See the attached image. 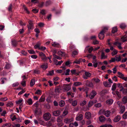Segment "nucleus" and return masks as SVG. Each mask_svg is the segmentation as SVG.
I'll return each instance as SVG.
<instances>
[{
	"label": "nucleus",
	"mask_w": 127,
	"mask_h": 127,
	"mask_svg": "<svg viewBox=\"0 0 127 127\" xmlns=\"http://www.w3.org/2000/svg\"><path fill=\"white\" fill-rule=\"evenodd\" d=\"M105 32L104 30H102L99 33L98 35L99 38L100 39H103L104 37V33Z\"/></svg>",
	"instance_id": "39448f33"
},
{
	"label": "nucleus",
	"mask_w": 127,
	"mask_h": 127,
	"mask_svg": "<svg viewBox=\"0 0 127 127\" xmlns=\"http://www.w3.org/2000/svg\"><path fill=\"white\" fill-rule=\"evenodd\" d=\"M126 27V25L122 23L120 25V27L122 29L125 28Z\"/></svg>",
	"instance_id": "de8ad7c7"
},
{
	"label": "nucleus",
	"mask_w": 127,
	"mask_h": 127,
	"mask_svg": "<svg viewBox=\"0 0 127 127\" xmlns=\"http://www.w3.org/2000/svg\"><path fill=\"white\" fill-rule=\"evenodd\" d=\"M116 88V84L115 83H114L112 85V91H114L115 90Z\"/></svg>",
	"instance_id": "f704fd0d"
},
{
	"label": "nucleus",
	"mask_w": 127,
	"mask_h": 127,
	"mask_svg": "<svg viewBox=\"0 0 127 127\" xmlns=\"http://www.w3.org/2000/svg\"><path fill=\"white\" fill-rule=\"evenodd\" d=\"M45 97H41L39 99V101L40 102H43L45 101Z\"/></svg>",
	"instance_id": "c03bdc74"
},
{
	"label": "nucleus",
	"mask_w": 127,
	"mask_h": 127,
	"mask_svg": "<svg viewBox=\"0 0 127 127\" xmlns=\"http://www.w3.org/2000/svg\"><path fill=\"white\" fill-rule=\"evenodd\" d=\"M123 101L124 103L127 102V96H125L123 98Z\"/></svg>",
	"instance_id": "c9c22d12"
},
{
	"label": "nucleus",
	"mask_w": 127,
	"mask_h": 127,
	"mask_svg": "<svg viewBox=\"0 0 127 127\" xmlns=\"http://www.w3.org/2000/svg\"><path fill=\"white\" fill-rule=\"evenodd\" d=\"M77 102L76 100L73 101L72 103V105L74 106H76L77 105Z\"/></svg>",
	"instance_id": "680f3d73"
},
{
	"label": "nucleus",
	"mask_w": 127,
	"mask_h": 127,
	"mask_svg": "<svg viewBox=\"0 0 127 127\" xmlns=\"http://www.w3.org/2000/svg\"><path fill=\"white\" fill-rule=\"evenodd\" d=\"M125 107L124 106H122L120 108L121 111L120 113L122 114H123L125 111Z\"/></svg>",
	"instance_id": "b1692460"
},
{
	"label": "nucleus",
	"mask_w": 127,
	"mask_h": 127,
	"mask_svg": "<svg viewBox=\"0 0 127 127\" xmlns=\"http://www.w3.org/2000/svg\"><path fill=\"white\" fill-rule=\"evenodd\" d=\"M23 7L24 9V10L26 11L27 13L28 14H29V12L28 10L27 7H25V6L24 5H23Z\"/></svg>",
	"instance_id": "69168bd1"
},
{
	"label": "nucleus",
	"mask_w": 127,
	"mask_h": 127,
	"mask_svg": "<svg viewBox=\"0 0 127 127\" xmlns=\"http://www.w3.org/2000/svg\"><path fill=\"white\" fill-rule=\"evenodd\" d=\"M86 103V101L85 100H84L81 102L80 103V105L81 106H83L85 105Z\"/></svg>",
	"instance_id": "09e8293b"
},
{
	"label": "nucleus",
	"mask_w": 127,
	"mask_h": 127,
	"mask_svg": "<svg viewBox=\"0 0 127 127\" xmlns=\"http://www.w3.org/2000/svg\"><path fill=\"white\" fill-rule=\"evenodd\" d=\"M116 61V59L114 58H111V60L109 61V63H110L112 62H115Z\"/></svg>",
	"instance_id": "13d9d810"
},
{
	"label": "nucleus",
	"mask_w": 127,
	"mask_h": 127,
	"mask_svg": "<svg viewBox=\"0 0 127 127\" xmlns=\"http://www.w3.org/2000/svg\"><path fill=\"white\" fill-rule=\"evenodd\" d=\"M68 113V111L67 110H65L63 112V115L64 116L66 115Z\"/></svg>",
	"instance_id": "79ce46f5"
},
{
	"label": "nucleus",
	"mask_w": 127,
	"mask_h": 127,
	"mask_svg": "<svg viewBox=\"0 0 127 127\" xmlns=\"http://www.w3.org/2000/svg\"><path fill=\"white\" fill-rule=\"evenodd\" d=\"M100 127H113L111 125H107V124L101 126Z\"/></svg>",
	"instance_id": "e2e57ef3"
},
{
	"label": "nucleus",
	"mask_w": 127,
	"mask_h": 127,
	"mask_svg": "<svg viewBox=\"0 0 127 127\" xmlns=\"http://www.w3.org/2000/svg\"><path fill=\"white\" fill-rule=\"evenodd\" d=\"M102 105L101 103H98L95 105V106L96 107H99L101 106Z\"/></svg>",
	"instance_id": "864d4df0"
},
{
	"label": "nucleus",
	"mask_w": 127,
	"mask_h": 127,
	"mask_svg": "<svg viewBox=\"0 0 127 127\" xmlns=\"http://www.w3.org/2000/svg\"><path fill=\"white\" fill-rule=\"evenodd\" d=\"M93 79L94 80L95 82L96 83H98L100 81V80L97 78H93Z\"/></svg>",
	"instance_id": "bf43d9fd"
},
{
	"label": "nucleus",
	"mask_w": 127,
	"mask_h": 127,
	"mask_svg": "<svg viewBox=\"0 0 127 127\" xmlns=\"http://www.w3.org/2000/svg\"><path fill=\"white\" fill-rule=\"evenodd\" d=\"M118 51L116 49H114L113 51L112 52L111 54L112 56H114L117 54Z\"/></svg>",
	"instance_id": "473e14b6"
},
{
	"label": "nucleus",
	"mask_w": 127,
	"mask_h": 127,
	"mask_svg": "<svg viewBox=\"0 0 127 127\" xmlns=\"http://www.w3.org/2000/svg\"><path fill=\"white\" fill-rule=\"evenodd\" d=\"M46 48L45 47L41 46L38 49L39 50H40L41 51H44L46 50Z\"/></svg>",
	"instance_id": "052dcab7"
},
{
	"label": "nucleus",
	"mask_w": 127,
	"mask_h": 127,
	"mask_svg": "<svg viewBox=\"0 0 127 127\" xmlns=\"http://www.w3.org/2000/svg\"><path fill=\"white\" fill-rule=\"evenodd\" d=\"M121 40L123 42L127 41V36L125 35L122 36L121 38Z\"/></svg>",
	"instance_id": "f3484780"
},
{
	"label": "nucleus",
	"mask_w": 127,
	"mask_h": 127,
	"mask_svg": "<svg viewBox=\"0 0 127 127\" xmlns=\"http://www.w3.org/2000/svg\"><path fill=\"white\" fill-rule=\"evenodd\" d=\"M8 98L6 97L1 98H0V101H4L7 100Z\"/></svg>",
	"instance_id": "ea45409f"
},
{
	"label": "nucleus",
	"mask_w": 127,
	"mask_h": 127,
	"mask_svg": "<svg viewBox=\"0 0 127 127\" xmlns=\"http://www.w3.org/2000/svg\"><path fill=\"white\" fill-rule=\"evenodd\" d=\"M62 121V118L61 117H58L57 119V121L58 122H61Z\"/></svg>",
	"instance_id": "a18cd8bd"
},
{
	"label": "nucleus",
	"mask_w": 127,
	"mask_h": 127,
	"mask_svg": "<svg viewBox=\"0 0 127 127\" xmlns=\"http://www.w3.org/2000/svg\"><path fill=\"white\" fill-rule=\"evenodd\" d=\"M82 85V84L81 82H74L73 85L76 86H78Z\"/></svg>",
	"instance_id": "aec40b11"
},
{
	"label": "nucleus",
	"mask_w": 127,
	"mask_h": 127,
	"mask_svg": "<svg viewBox=\"0 0 127 127\" xmlns=\"http://www.w3.org/2000/svg\"><path fill=\"white\" fill-rule=\"evenodd\" d=\"M39 55L42 60L45 61L47 59V58L46 57L45 55L42 52H40L39 53Z\"/></svg>",
	"instance_id": "7ed1b4c3"
},
{
	"label": "nucleus",
	"mask_w": 127,
	"mask_h": 127,
	"mask_svg": "<svg viewBox=\"0 0 127 127\" xmlns=\"http://www.w3.org/2000/svg\"><path fill=\"white\" fill-rule=\"evenodd\" d=\"M54 74V71L53 70H52L51 71H49L48 73H47V75L52 76Z\"/></svg>",
	"instance_id": "72a5a7b5"
},
{
	"label": "nucleus",
	"mask_w": 127,
	"mask_h": 127,
	"mask_svg": "<svg viewBox=\"0 0 127 127\" xmlns=\"http://www.w3.org/2000/svg\"><path fill=\"white\" fill-rule=\"evenodd\" d=\"M61 91V89L60 88H57L55 89V91L56 94L58 95V94L60 93Z\"/></svg>",
	"instance_id": "a878e982"
},
{
	"label": "nucleus",
	"mask_w": 127,
	"mask_h": 127,
	"mask_svg": "<svg viewBox=\"0 0 127 127\" xmlns=\"http://www.w3.org/2000/svg\"><path fill=\"white\" fill-rule=\"evenodd\" d=\"M106 57H107L105 55L104 53L103 52H102L100 57V59H104L106 58Z\"/></svg>",
	"instance_id": "7c9ffc66"
},
{
	"label": "nucleus",
	"mask_w": 127,
	"mask_h": 127,
	"mask_svg": "<svg viewBox=\"0 0 127 127\" xmlns=\"http://www.w3.org/2000/svg\"><path fill=\"white\" fill-rule=\"evenodd\" d=\"M53 56L54 57L53 58L55 59H57L59 60H60L62 59V58L61 57L56 55L55 54H53Z\"/></svg>",
	"instance_id": "c756f323"
},
{
	"label": "nucleus",
	"mask_w": 127,
	"mask_h": 127,
	"mask_svg": "<svg viewBox=\"0 0 127 127\" xmlns=\"http://www.w3.org/2000/svg\"><path fill=\"white\" fill-rule=\"evenodd\" d=\"M97 93L96 91L94 90H92L91 93L90 94L89 97L91 99L93 98L96 95Z\"/></svg>",
	"instance_id": "1a4fd4ad"
},
{
	"label": "nucleus",
	"mask_w": 127,
	"mask_h": 127,
	"mask_svg": "<svg viewBox=\"0 0 127 127\" xmlns=\"http://www.w3.org/2000/svg\"><path fill=\"white\" fill-rule=\"evenodd\" d=\"M26 102L29 105H31L33 103L32 100L31 98H29L28 100H26Z\"/></svg>",
	"instance_id": "412c9836"
},
{
	"label": "nucleus",
	"mask_w": 127,
	"mask_h": 127,
	"mask_svg": "<svg viewBox=\"0 0 127 127\" xmlns=\"http://www.w3.org/2000/svg\"><path fill=\"white\" fill-rule=\"evenodd\" d=\"M85 117L86 118L88 119H90L91 117V113L89 112H86L85 113Z\"/></svg>",
	"instance_id": "9b49d317"
},
{
	"label": "nucleus",
	"mask_w": 127,
	"mask_h": 127,
	"mask_svg": "<svg viewBox=\"0 0 127 127\" xmlns=\"http://www.w3.org/2000/svg\"><path fill=\"white\" fill-rule=\"evenodd\" d=\"M117 29L116 27H115L112 28V32L113 33H114L117 32Z\"/></svg>",
	"instance_id": "a19ab883"
},
{
	"label": "nucleus",
	"mask_w": 127,
	"mask_h": 127,
	"mask_svg": "<svg viewBox=\"0 0 127 127\" xmlns=\"http://www.w3.org/2000/svg\"><path fill=\"white\" fill-rule=\"evenodd\" d=\"M35 79H33L31 80L30 84L31 86H33L35 84Z\"/></svg>",
	"instance_id": "4c0bfd02"
},
{
	"label": "nucleus",
	"mask_w": 127,
	"mask_h": 127,
	"mask_svg": "<svg viewBox=\"0 0 127 127\" xmlns=\"http://www.w3.org/2000/svg\"><path fill=\"white\" fill-rule=\"evenodd\" d=\"M58 54L62 56H64L65 55V52L61 51H59L57 53Z\"/></svg>",
	"instance_id": "2eb2a0df"
},
{
	"label": "nucleus",
	"mask_w": 127,
	"mask_h": 127,
	"mask_svg": "<svg viewBox=\"0 0 127 127\" xmlns=\"http://www.w3.org/2000/svg\"><path fill=\"white\" fill-rule=\"evenodd\" d=\"M52 3V2L51 1L49 0L46 2L45 3V5L46 6H48L50 5Z\"/></svg>",
	"instance_id": "603ef678"
},
{
	"label": "nucleus",
	"mask_w": 127,
	"mask_h": 127,
	"mask_svg": "<svg viewBox=\"0 0 127 127\" xmlns=\"http://www.w3.org/2000/svg\"><path fill=\"white\" fill-rule=\"evenodd\" d=\"M123 118L125 119H127V112H126L123 115Z\"/></svg>",
	"instance_id": "37998d69"
},
{
	"label": "nucleus",
	"mask_w": 127,
	"mask_h": 127,
	"mask_svg": "<svg viewBox=\"0 0 127 127\" xmlns=\"http://www.w3.org/2000/svg\"><path fill=\"white\" fill-rule=\"evenodd\" d=\"M92 63H93V65L95 67H96L97 66L98 63L96 60H94Z\"/></svg>",
	"instance_id": "cd10ccee"
},
{
	"label": "nucleus",
	"mask_w": 127,
	"mask_h": 127,
	"mask_svg": "<svg viewBox=\"0 0 127 127\" xmlns=\"http://www.w3.org/2000/svg\"><path fill=\"white\" fill-rule=\"evenodd\" d=\"M103 84L106 87H110L111 86V84L107 82H103Z\"/></svg>",
	"instance_id": "6ab92c4d"
},
{
	"label": "nucleus",
	"mask_w": 127,
	"mask_h": 127,
	"mask_svg": "<svg viewBox=\"0 0 127 127\" xmlns=\"http://www.w3.org/2000/svg\"><path fill=\"white\" fill-rule=\"evenodd\" d=\"M28 51L30 54H34L35 53L34 51L33 50H28Z\"/></svg>",
	"instance_id": "3c124183"
},
{
	"label": "nucleus",
	"mask_w": 127,
	"mask_h": 127,
	"mask_svg": "<svg viewBox=\"0 0 127 127\" xmlns=\"http://www.w3.org/2000/svg\"><path fill=\"white\" fill-rule=\"evenodd\" d=\"M118 77L121 78L123 80H124V79L125 78V77L124 76V75L120 72H118Z\"/></svg>",
	"instance_id": "4468645a"
},
{
	"label": "nucleus",
	"mask_w": 127,
	"mask_h": 127,
	"mask_svg": "<svg viewBox=\"0 0 127 127\" xmlns=\"http://www.w3.org/2000/svg\"><path fill=\"white\" fill-rule=\"evenodd\" d=\"M29 24L27 25L29 31L33 29V24L32 21L30 20L29 22Z\"/></svg>",
	"instance_id": "20e7f679"
},
{
	"label": "nucleus",
	"mask_w": 127,
	"mask_h": 127,
	"mask_svg": "<svg viewBox=\"0 0 127 127\" xmlns=\"http://www.w3.org/2000/svg\"><path fill=\"white\" fill-rule=\"evenodd\" d=\"M12 6V5L11 4H10L8 8V10L9 11H11Z\"/></svg>",
	"instance_id": "338daca9"
},
{
	"label": "nucleus",
	"mask_w": 127,
	"mask_h": 127,
	"mask_svg": "<svg viewBox=\"0 0 127 127\" xmlns=\"http://www.w3.org/2000/svg\"><path fill=\"white\" fill-rule=\"evenodd\" d=\"M117 55L115 56V57L116 58V61L117 62L120 61H121V58L120 56H119L118 57H117Z\"/></svg>",
	"instance_id": "49530a36"
},
{
	"label": "nucleus",
	"mask_w": 127,
	"mask_h": 127,
	"mask_svg": "<svg viewBox=\"0 0 127 127\" xmlns=\"http://www.w3.org/2000/svg\"><path fill=\"white\" fill-rule=\"evenodd\" d=\"M83 118V115L81 114H78L76 118V120L79 121L81 120Z\"/></svg>",
	"instance_id": "6e6552de"
},
{
	"label": "nucleus",
	"mask_w": 127,
	"mask_h": 127,
	"mask_svg": "<svg viewBox=\"0 0 127 127\" xmlns=\"http://www.w3.org/2000/svg\"><path fill=\"white\" fill-rule=\"evenodd\" d=\"M52 45L53 46L55 47H58L60 46L59 44L58 43L56 42H54L52 44Z\"/></svg>",
	"instance_id": "2f4dec72"
},
{
	"label": "nucleus",
	"mask_w": 127,
	"mask_h": 127,
	"mask_svg": "<svg viewBox=\"0 0 127 127\" xmlns=\"http://www.w3.org/2000/svg\"><path fill=\"white\" fill-rule=\"evenodd\" d=\"M78 52L77 51H74L73 52L72 54V56L73 57H74L75 56L77 55Z\"/></svg>",
	"instance_id": "c85d7f7f"
},
{
	"label": "nucleus",
	"mask_w": 127,
	"mask_h": 127,
	"mask_svg": "<svg viewBox=\"0 0 127 127\" xmlns=\"http://www.w3.org/2000/svg\"><path fill=\"white\" fill-rule=\"evenodd\" d=\"M51 117V114L49 113H47L43 115V118L46 121H47L50 119Z\"/></svg>",
	"instance_id": "f03ea898"
},
{
	"label": "nucleus",
	"mask_w": 127,
	"mask_h": 127,
	"mask_svg": "<svg viewBox=\"0 0 127 127\" xmlns=\"http://www.w3.org/2000/svg\"><path fill=\"white\" fill-rule=\"evenodd\" d=\"M10 118L11 119L12 121H13L16 119V116L15 115H13V114L10 116Z\"/></svg>",
	"instance_id": "58836bf2"
},
{
	"label": "nucleus",
	"mask_w": 127,
	"mask_h": 127,
	"mask_svg": "<svg viewBox=\"0 0 127 127\" xmlns=\"http://www.w3.org/2000/svg\"><path fill=\"white\" fill-rule=\"evenodd\" d=\"M71 88L68 85H65L63 87V89L64 92H67L70 90Z\"/></svg>",
	"instance_id": "423d86ee"
},
{
	"label": "nucleus",
	"mask_w": 127,
	"mask_h": 127,
	"mask_svg": "<svg viewBox=\"0 0 127 127\" xmlns=\"http://www.w3.org/2000/svg\"><path fill=\"white\" fill-rule=\"evenodd\" d=\"M91 73L87 72H85L84 75H83V77L84 79H87L88 77L91 76Z\"/></svg>",
	"instance_id": "9d476101"
},
{
	"label": "nucleus",
	"mask_w": 127,
	"mask_h": 127,
	"mask_svg": "<svg viewBox=\"0 0 127 127\" xmlns=\"http://www.w3.org/2000/svg\"><path fill=\"white\" fill-rule=\"evenodd\" d=\"M13 105V104L12 102L9 101L8 102V103L6 105V106L7 107H11Z\"/></svg>",
	"instance_id": "bb28decb"
},
{
	"label": "nucleus",
	"mask_w": 127,
	"mask_h": 127,
	"mask_svg": "<svg viewBox=\"0 0 127 127\" xmlns=\"http://www.w3.org/2000/svg\"><path fill=\"white\" fill-rule=\"evenodd\" d=\"M41 67L44 70H45L48 67V65L47 64H44L41 66Z\"/></svg>",
	"instance_id": "5701e85b"
},
{
	"label": "nucleus",
	"mask_w": 127,
	"mask_h": 127,
	"mask_svg": "<svg viewBox=\"0 0 127 127\" xmlns=\"http://www.w3.org/2000/svg\"><path fill=\"white\" fill-rule=\"evenodd\" d=\"M121 119V117L120 115H117L115 117L114 119V121L115 122H117L119 121Z\"/></svg>",
	"instance_id": "f8f14e48"
},
{
	"label": "nucleus",
	"mask_w": 127,
	"mask_h": 127,
	"mask_svg": "<svg viewBox=\"0 0 127 127\" xmlns=\"http://www.w3.org/2000/svg\"><path fill=\"white\" fill-rule=\"evenodd\" d=\"M53 113L54 116H57L60 114V112L59 110H58L53 112Z\"/></svg>",
	"instance_id": "ddd939ff"
},
{
	"label": "nucleus",
	"mask_w": 127,
	"mask_h": 127,
	"mask_svg": "<svg viewBox=\"0 0 127 127\" xmlns=\"http://www.w3.org/2000/svg\"><path fill=\"white\" fill-rule=\"evenodd\" d=\"M100 121L101 122H104L105 120V118L103 116H101L99 117Z\"/></svg>",
	"instance_id": "393cba45"
},
{
	"label": "nucleus",
	"mask_w": 127,
	"mask_h": 127,
	"mask_svg": "<svg viewBox=\"0 0 127 127\" xmlns=\"http://www.w3.org/2000/svg\"><path fill=\"white\" fill-rule=\"evenodd\" d=\"M110 112L108 110H106L104 109H101L99 110L98 112L99 114L104 115L107 117H108L110 116Z\"/></svg>",
	"instance_id": "f257e3e1"
},
{
	"label": "nucleus",
	"mask_w": 127,
	"mask_h": 127,
	"mask_svg": "<svg viewBox=\"0 0 127 127\" xmlns=\"http://www.w3.org/2000/svg\"><path fill=\"white\" fill-rule=\"evenodd\" d=\"M113 101V100L112 99H108L106 101V103L107 104L111 105Z\"/></svg>",
	"instance_id": "dca6fc26"
},
{
	"label": "nucleus",
	"mask_w": 127,
	"mask_h": 127,
	"mask_svg": "<svg viewBox=\"0 0 127 127\" xmlns=\"http://www.w3.org/2000/svg\"><path fill=\"white\" fill-rule=\"evenodd\" d=\"M118 124L124 127L126 126L127 124L126 122L124 121H120Z\"/></svg>",
	"instance_id": "a211bd4d"
},
{
	"label": "nucleus",
	"mask_w": 127,
	"mask_h": 127,
	"mask_svg": "<svg viewBox=\"0 0 127 127\" xmlns=\"http://www.w3.org/2000/svg\"><path fill=\"white\" fill-rule=\"evenodd\" d=\"M41 92L40 90H38L36 91L35 92V94H38L39 95H41Z\"/></svg>",
	"instance_id": "774afa93"
},
{
	"label": "nucleus",
	"mask_w": 127,
	"mask_h": 127,
	"mask_svg": "<svg viewBox=\"0 0 127 127\" xmlns=\"http://www.w3.org/2000/svg\"><path fill=\"white\" fill-rule=\"evenodd\" d=\"M67 94L68 96H70L71 97H74L73 94L72 93L70 92H68Z\"/></svg>",
	"instance_id": "8fccbe9b"
},
{
	"label": "nucleus",
	"mask_w": 127,
	"mask_h": 127,
	"mask_svg": "<svg viewBox=\"0 0 127 127\" xmlns=\"http://www.w3.org/2000/svg\"><path fill=\"white\" fill-rule=\"evenodd\" d=\"M73 118H66L64 120V122L66 124H68L72 122L73 121Z\"/></svg>",
	"instance_id": "0eeeda50"
},
{
	"label": "nucleus",
	"mask_w": 127,
	"mask_h": 127,
	"mask_svg": "<svg viewBox=\"0 0 127 127\" xmlns=\"http://www.w3.org/2000/svg\"><path fill=\"white\" fill-rule=\"evenodd\" d=\"M70 70L69 69H68L66 70L65 72V75H69V73L70 72Z\"/></svg>",
	"instance_id": "4d7b16f0"
},
{
	"label": "nucleus",
	"mask_w": 127,
	"mask_h": 127,
	"mask_svg": "<svg viewBox=\"0 0 127 127\" xmlns=\"http://www.w3.org/2000/svg\"><path fill=\"white\" fill-rule=\"evenodd\" d=\"M19 85V83L17 82L13 83L12 85L13 87L17 86Z\"/></svg>",
	"instance_id": "0e129e2a"
},
{
	"label": "nucleus",
	"mask_w": 127,
	"mask_h": 127,
	"mask_svg": "<svg viewBox=\"0 0 127 127\" xmlns=\"http://www.w3.org/2000/svg\"><path fill=\"white\" fill-rule=\"evenodd\" d=\"M11 67V65L10 64L7 63H6L5 67L6 69H9Z\"/></svg>",
	"instance_id": "6e6d98bb"
},
{
	"label": "nucleus",
	"mask_w": 127,
	"mask_h": 127,
	"mask_svg": "<svg viewBox=\"0 0 127 127\" xmlns=\"http://www.w3.org/2000/svg\"><path fill=\"white\" fill-rule=\"evenodd\" d=\"M1 81L2 84H3L5 82L7 81V79L6 78H4L3 79H1Z\"/></svg>",
	"instance_id": "5fc2aeb1"
},
{
	"label": "nucleus",
	"mask_w": 127,
	"mask_h": 127,
	"mask_svg": "<svg viewBox=\"0 0 127 127\" xmlns=\"http://www.w3.org/2000/svg\"><path fill=\"white\" fill-rule=\"evenodd\" d=\"M23 101V100L22 98H21L17 101H16V103L17 104H20Z\"/></svg>",
	"instance_id": "e433bc0d"
},
{
	"label": "nucleus",
	"mask_w": 127,
	"mask_h": 127,
	"mask_svg": "<svg viewBox=\"0 0 127 127\" xmlns=\"http://www.w3.org/2000/svg\"><path fill=\"white\" fill-rule=\"evenodd\" d=\"M65 104V102L64 100H61L59 102V105L61 107L63 106Z\"/></svg>",
	"instance_id": "4be33fe9"
}]
</instances>
